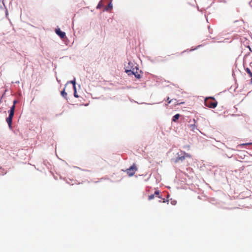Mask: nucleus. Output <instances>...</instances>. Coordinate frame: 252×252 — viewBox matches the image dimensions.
I'll return each mask as SVG.
<instances>
[{
	"instance_id": "f257e3e1",
	"label": "nucleus",
	"mask_w": 252,
	"mask_h": 252,
	"mask_svg": "<svg viewBox=\"0 0 252 252\" xmlns=\"http://www.w3.org/2000/svg\"><path fill=\"white\" fill-rule=\"evenodd\" d=\"M217 101L213 98H207L205 100V105L208 107L215 108L217 107Z\"/></svg>"
},
{
	"instance_id": "1a4fd4ad",
	"label": "nucleus",
	"mask_w": 252,
	"mask_h": 252,
	"mask_svg": "<svg viewBox=\"0 0 252 252\" xmlns=\"http://www.w3.org/2000/svg\"><path fill=\"white\" fill-rule=\"evenodd\" d=\"M137 69H136V71H135V70H134V73L133 75H134L136 78L140 79L141 77V75L137 71Z\"/></svg>"
},
{
	"instance_id": "7ed1b4c3",
	"label": "nucleus",
	"mask_w": 252,
	"mask_h": 252,
	"mask_svg": "<svg viewBox=\"0 0 252 252\" xmlns=\"http://www.w3.org/2000/svg\"><path fill=\"white\" fill-rule=\"evenodd\" d=\"M15 106L12 105L9 111V116L6 118V121L7 123L8 126L10 128H11L12 118L14 116L15 111Z\"/></svg>"
},
{
	"instance_id": "9b49d317",
	"label": "nucleus",
	"mask_w": 252,
	"mask_h": 252,
	"mask_svg": "<svg viewBox=\"0 0 252 252\" xmlns=\"http://www.w3.org/2000/svg\"><path fill=\"white\" fill-rule=\"evenodd\" d=\"M180 117V114H177L175 116H173L172 119V121L176 122Z\"/></svg>"
},
{
	"instance_id": "9d476101",
	"label": "nucleus",
	"mask_w": 252,
	"mask_h": 252,
	"mask_svg": "<svg viewBox=\"0 0 252 252\" xmlns=\"http://www.w3.org/2000/svg\"><path fill=\"white\" fill-rule=\"evenodd\" d=\"M112 7H113L112 4L111 3V2H110L108 4V5L106 7L105 10L106 11H110L112 9Z\"/></svg>"
},
{
	"instance_id": "20e7f679",
	"label": "nucleus",
	"mask_w": 252,
	"mask_h": 252,
	"mask_svg": "<svg viewBox=\"0 0 252 252\" xmlns=\"http://www.w3.org/2000/svg\"><path fill=\"white\" fill-rule=\"evenodd\" d=\"M137 170V168L135 164H133L129 168L126 170L125 172L129 176H132Z\"/></svg>"
},
{
	"instance_id": "412c9836",
	"label": "nucleus",
	"mask_w": 252,
	"mask_h": 252,
	"mask_svg": "<svg viewBox=\"0 0 252 252\" xmlns=\"http://www.w3.org/2000/svg\"><path fill=\"white\" fill-rule=\"evenodd\" d=\"M252 144V143H247V144H245L244 145H251Z\"/></svg>"
},
{
	"instance_id": "2eb2a0df",
	"label": "nucleus",
	"mask_w": 252,
	"mask_h": 252,
	"mask_svg": "<svg viewBox=\"0 0 252 252\" xmlns=\"http://www.w3.org/2000/svg\"><path fill=\"white\" fill-rule=\"evenodd\" d=\"M73 90H74V96L76 98L79 97V96L78 95V94H77L76 88H75V89H73Z\"/></svg>"
},
{
	"instance_id": "423d86ee",
	"label": "nucleus",
	"mask_w": 252,
	"mask_h": 252,
	"mask_svg": "<svg viewBox=\"0 0 252 252\" xmlns=\"http://www.w3.org/2000/svg\"><path fill=\"white\" fill-rule=\"evenodd\" d=\"M160 191L159 190H156L155 191L154 194H151L148 196V200H151L155 198V196L157 195L158 198H161V196L159 195Z\"/></svg>"
},
{
	"instance_id": "dca6fc26",
	"label": "nucleus",
	"mask_w": 252,
	"mask_h": 252,
	"mask_svg": "<svg viewBox=\"0 0 252 252\" xmlns=\"http://www.w3.org/2000/svg\"><path fill=\"white\" fill-rule=\"evenodd\" d=\"M167 101L168 103H170L171 102V100H170L169 97H168L167 99Z\"/></svg>"
},
{
	"instance_id": "f8f14e48",
	"label": "nucleus",
	"mask_w": 252,
	"mask_h": 252,
	"mask_svg": "<svg viewBox=\"0 0 252 252\" xmlns=\"http://www.w3.org/2000/svg\"><path fill=\"white\" fill-rule=\"evenodd\" d=\"M61 95H62L64 97V98H66V99L67 98V93L65 92L64 89L63 91H62L61 92Z\"/></svg>"
},
{
	"instance_id": "f03ea898",
	"label": "nucleus",
	"mask_w": 252,
	"mask_h": 252,
	"mask_svg": "<svg viewBox=\"0 0 252 252\" xmlns=\"http://www.w3.org/2000/svg\"><path fill=\"white\" fill-rule=\"evenodd\" d=\"M177 155V157L174 160L175 163H177L180 161H182L185 160L186 158H191L192 157L191 155L189 154L186 153L183 151L181 152V154L178 153Z\"/></svg>"
},
{
	"instance_id": "4be33fe9",
	"label": "nucleus",
	"mask_w": 252,
	"mask_h": 252,
	"mask_svg": "<svg viewBox=\"0 0 252 252\" xmlns=\"http://www.w3.org/2000/svg\"><path fill=\"white\" fill-rule=\"evenodd\" d=\"M251 77H252V79H251V83H252V76Z\"/></svg>"
},
{
	"instance_id": "f3484780",
	"label": "nucleus",
	"mask_w": 252,
	"mask_h": 252,
	"mask_svg": "<svg viewBox=\"0 0 252 252\" xmlns=\"http://www.w3.org/2000/svg\"><path fill=\"white\" fill-rule=\"evenodd\" d=\"M101 2H100L98 3V5H97V8L100 7L101 6Z\"/></svg>"
},
{
	"instance_id": "6e6552de",
	"label": "nucleus",
	"mask_w": 252,
	"mask_h": 252,
	"mask_svg": "<svg viewBox=\"0 0 252 252\" xmlns=\"http://www.w3.org/2000/svg\"><path fill=\"white\" fill-rule=\"evenodd\" d=\"M135 70V68H132V69H126V72L127 73L128 75H131V74H133L134 73V70Z\"/></svg>"
},
{
	"instance_id": "6ab92c4d",
	"label": "nucleus",
	"mask_w": 252,
	"mask_h": 252,
	"mask_svg": "<svg viewBox=\"0 0 252 252\" xmlns=\"http://www.w3.org/2000/svg\"><path fill=\"white\" fill-rule=\"evenodd\" d=\"M163 203H165V202H168V200H165V199H163V201H162Z\"/></svg>"
},
{
	"instance_id": "a211bd4d",
	"label": "nucleus",
	"mask_w": 252,
	"mask_h": 252,
	"mask_svg": "<svg viewBox=\"0 0 252 252\" xmlns=\"http://www.w3.org/2000/svg\"><path fill=\"white\" fill-rule=\"evenodd\" d=\"M17 103V100H15L13 101V105H14L15 106V104L16 103Z\"/></svg>"
},
{
	"instance_id": "ddd939ff",
	"label": "nucleus",
	"mask_w": 252,
	"mask_h": 252,
	"mask_svg": "<svg viewBox=\"0 0 252 252\" xmlns=\"http://www.w3.org/2000/svg\"><path fill=\"white\" fill-rule=\"evenodd\" d=\"M68 83H72V85H73V89H75V88H76V83H75V79L73 80H72V81H70L68 82Z\"/></svg>"
},
{
	"instance_id": "39448f33",
	"label": "nucleus",
	"mask_w": 252,
	"mask_h": 252,
	"mask_svg": "<svg viewBox=\"0 0 252 252\" xmlns=\"http://www.w3.org/2000/svg\"><path fill=\"white\" fill-rule=\"evenodd\" d=\"M193 124L189 125V127L190 130L192 131H195V130H197V126L196 125V121L195 119L193 120Z\"/></svg>"
},
{
	"instance_id": "4468645a",
	"label": "nucleus",
	"mask_w": 252,
	"mask_h": 252,
	"mask_svg": "<svg viewBox=\"0 0 252 252\" xmlns=\"http://www.w3.org/2000/svg\"><path fill=\"white\" fill-rule=\"evenodd\" d=\"M246 71L247 72L248 74L250 75L251 77L252 76V72H251L249 68H247L246 69Z\"/></svg>"
},
{
	"instance_id": "aec40b11",
	"label": "nucleus",
	"mask_w": 252,
	"mask_h": 252,
	"mask_svg": "<svg viewBox=\"0 0 252 252\" xmlns=\"http://www.w3.org/2000/svg\"><path fill=\"white\" fill-rule=\"evenodd\" d=\"M172 55H169V56H169V57H170V59L172 58Z\"/></svg>"
},
{
	"instance_id": "5701e85b",
	"label": "nucleus",
	"mask_w": 252,
	"mask_h": 252,
	"mask_svg": "<svg viewBox=\"0 0 252 252\" xmlns=\"http://www.w3.org/2000/svg\"><path fill=\"white\" fill-rule=\"evenodd\" d=\"M1 168V167H0V169Z\"/></svg>"
},
{
	"instance_id": "0eeeda50",
	"label": "nucleus",
	"mask_w": 252,
	"mask_h": 252,
	"mask_svg": "<svg viewBox=\"0 0 252 252\" xmlns=\"http://www.w3.org/2000/svg\"><path fill=\"white\" fill-rule=\"evenodd\" d=\"M56 33L62 38L63 39L65 36V33L60 30V29L56 30Z\"/></svg>"
}]
</instances>
